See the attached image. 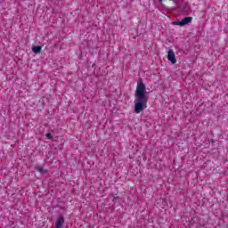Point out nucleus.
Masks as SVG:
<instances>
[{"instance_id":"8","label":"nucleus","mask_w":228,"mask_h":228,"mask_svg":"<svg viewBox=\"0 0 228 228\" xmlns=\"http://www.w3.org/2000/svg\"><path fill=\"white\" fill-rule=\"evenodd\" d=\"M46 138H48V140H53V134H51V133H48L46 134Z\"/></svg>"},{"instance_id":"1","label":"nucleus","mask_w":228,"mask_h":228,"mask_svg":"<svg viewBox=\"0 0 228 228\" xmlns=\"http://www.w3.org/2000/svg\"><path fill=\"white\" fill-rule=\"evenodd\" d=\"M134 97V111L135 113H142L147 108V102H149L145 84L142 80L137 82Z\"/></svg>"},{"instance_id":"7","label":"nucleus","mask_w":228,"mask_h":228,"mask_svg":"<svg viewBox=\"0 0 228 228\" xmlns=\"http://www.w3.org/2000/svg\"><path fill=\"white\" fill-rule=\"evenodd\" d=\"M175 26H181V27L184 26V22L183 21V20L181 21H175Z\"/></svg>"},{"instance_id":"2","label":"nucleus","mask_w":228,"mask_h":228,"mask_svg":"<svg viewBox=\"0 0 228 228\" xmlns=\"http://www.w3.org/2000/svg\"><path fill=\"white\" fill-rule=\"evenodd\" d=\"M167 60L171 61L173 65H175V63H177V60L175 59V53H174V50L167 51Z\"/></svg>"},{"instance_id":"4","label":"nucleus","mask_w":228,"mask_h":228,"mask_svg":"<svg viewBox=\"0 0 228 228\" xmlns=\"http://www.w3.org/2000/svg\"><path fill=\"white\" fill-rule=\"evenodd\" d=\"M32 51L35 53V54H40V53H42V46L40 45L33 46Z\"/></svg>"},{"instance_id":"5","label":"nucleus","mask_w":228,"mask_h":228,"mask_svg":"<svg viewBox=\"0 0 228 228\" xmlns=\"http://www.w3.org/2000/svg\"><path fill=\"white\" fill-rule=\"evenodd\" d=\"M183 21V25L186 26V24H190L191 20H193L192 17H185L182 20Z\"/></svg>"},{"instance_id":"9","label":"nucleus","mask_w":228,"mask_h":228,"mask_svg":"<svg viewBox=\"0 0 228 228\" xmlns=\"http://www.w3.org/2000/svg\"><path fill=\"white\" fill-rule=\"evenodd\" d=\"M118 199H119L118 197H116L114 198V200H118Z\"/></svg>"},{"instance_id":"3","label":"nucleus","mask_w":228,"mask_h":228,"mask_svg":"<svg viewBox=\"0 0 228 228\" xmlns=\"http://www.w3.org/2000/svg\"><path fill=\"white\" fill-rule=\"evenodd\" d=\"M63 224H65V217H63V216H60L59 218L56 221L55 227L56 228H62Z\"/></svg>"},{"instance_id":"6","label":"nucleus","mask_w":228,"mask_h":228,"mask_svg":"<svg viewBox=\"0 0 228 228\" xmlns=\"http://www.w3.org/2000/svg\"><path fill=\"white\" fill-rule=\"evenodd\" d=\"M36 170H37V172H40V174H46L47 173V170H45L44 167H42V166H37L36 167Z\"/></svg>"}]
</instances>
